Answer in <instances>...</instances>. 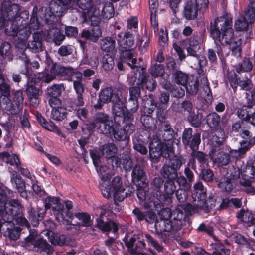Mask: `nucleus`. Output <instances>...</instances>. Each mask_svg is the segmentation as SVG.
Wrapping results in <instances>:
<instances>
[{
  "label": "nucleus",
  "mask_w": 255,
  "mask_h": 255,
  "mask_svg": "<svg viewBox=\"0 0 255 255\" xmlns=\"http://www.w3.org/2000/svg\"><path fill=\"white\" fill-rule=\"evenodd\" d=\"M100 150L103 155L107 159L115 158L117 152V148L113 143L104 145Z\"/></svg>",
  "instance_id": "31"
},
{
  "label": "nucleus",
  "mask_w": 255,
  "mask_h": 255,
  "mask_svg": "<svg viewBox=\"0 0 255 255\" xmlns=\"http://www.w3.org/2000/svg\"><path fill=\"white\" fill-rule=\"evenodd\" d=\"M158 3L157 0H149V8L151 12V19L155 18L157 10Z\"/></svg>",
  "instance_id": "61"
},
{
  "label": "nucleus",
  "mask_w": 255,
  "mask_h": 255,
  "mask_svg": "<svg viewBox=\"0 0 255 255\" xmlns=\"http://www.w3.org/2000/svg\"><path fill=\"white\" fill-rule=\"evenodd\" d=\"M38 7L33 8L32 17L29 25H27L25 20H21L18 16L19 7L17 4H11L9 0H4L1 7V17L0 18V29L6 28L5 32L9 36H17L19 41L16 44V47L21 50L27 48L26 40L31 33V29H37L39 26L37 13Z\"/></svg>",
  "instance_id": "1"
},
{
  "label": "nucleus",
  "mask_w": 255,
  "mask_h": 255,
  "mask_svg": "<svg viewBox=\"0 0 255 255\" xmlns=\"http://www.w3.org/2000/svg\"><path fill=\"white\" fill-rule=\"evenodd\" d=\"M0 158L4 162L9 163L11 165H15L17 168H19L20 164L18 157L15 154L10 155L8 153L3 152L0 153Z\"/></svg>",
  "instance_id": "33"
},
{
  "label": "nucleus",
  "mask_w": 255,
  "mask_h": 255,
  "mask_svg": "<svg viewBox=\"0 0 255 255\" xmlns=\"http://www.w3.org/2000/svg\"><path fill=\"white\" fill-rule=\"evenodd\" d=\"M114 65L113 58L109 54L105 55L102 59V66L103 68L109 71L112 69Z\"/></svg>",
  "instance_id": "47"
},
{
  "label": "nucleus",
  "mask_w": 255,
  "mask_h": 255,
  "mask_svg": "<svg viewBox=\"0 0 255 255\" xmlns=\"http://www.w3.org/2000/svg\"><path fill=\"white\" fill-rule=\"evenodd\" d=\"M96 167L101 178L100 188L103 196L107 198L113 197L115 202L123 201L128 194L125 192V189L122 186L121 178L119 176L115 177L110 184L111 175L109 174V169L105 166H101L99 164Z\"/></svg>",
  "instance_id": "4"
},
{
  "label": "nucleus",
  "mask_w": 255,
  "mask_h": 255,
  "mask_svg": "<svg viewBox=\"0 0 255 255\" xmlns=\"http://www.w3.org/2000/svg\"><path fill=\"white\" fill-rule=\"evenodd\" d=\"M255 106L252 103L244 105L238 111V117L243 120L247 121L255 126Z\"/></svg>",
  "instance_id": "19"
},
{
  "label": "nucleus",
  "mask_w": 255,
  "mask_h": 255,
  "mask_svg": "<svg viewBox=\"0 0 255 255\" xmlns=\"http://www.w3.org/2000/svg\"><path fill=\"white\" fill-rule=\"evenodd\" d=\"M206 119V123L210 128L215 130L221 129L225 124L224 122L221 121L219 115L215 112L209 114Z\"/></svg>",
  "instance_id": "25"
},
{
  "label": "nucleus",
  "mask_w": 255,
  "mask_h": 255,
  "mask_svg": "<svg viewBox=\"0 0 255 255\" xmlns=\"http://www.w3.org/2000/svg\"><path fill=\"white\" fill-rule=\"evenodd\" d=\"M13 192L3 185H0V205L3 207L12 200L7 201L8 197H12Z\"/></svg>",
  "instance_id": "32"
},
{
  "label": "nucleus",
  "mask_w": 255,
  "mask_h": 255,
  "mask_svg": "<svg viewBox=\"0 0 255 255\" xmlns=\"http://www.w3.org/2000/svg\"><path fill=\"white\" fill-rule=\"evenodd\" d=\"M163 133L162 137L167 143H161L158 141L152 142L149 144V154L153 160H157L160 156L168 158L173 153V149L171 145L170 141L173 138L174 131L168 124L166 123L162 124Z\"/></svg>",
  "instance_id": "6"
},
{
  "label": "nucleus",
  "mask_w": 255,
  "mask_h": 255,
  "mask_svg": "<svg viewBox=\"0 0 255 255\" xmlns=\"http://www.w3.org/2000/svg\"><path fill=\"white\" fill-rule=\"evenodd\" d=\"M117 41L119 46L126 49L123 53L122 61L127 63L132 69L136 67L143 71L144 67H141L139 63L135 65L137 62L136 57L133 55L131 50H128V49L132 47L134 44L132 35L129 32H120L118 35Z\"/></svg>",
  "instance_id": "7"
},
{
  "label": "nucleus",
  "mask_w": 255,
  "mask_h": 255,
  "mask_svg": "<svg viewBox=\"0 0 255 255\" xmlns=\"http://www.w3.org/2000/svg\"><path fill=\"white\" fill-rule=\"evenodd\" d=\"M91 21V24L93 25V28L91 32L88 30H84L82 32V37L85 38L87 39H89L93 42H96L98 38L102 35V31L98 25L100 21L96 22L93 21L90 19Z\"/></svg>",
  "instance_id": "21"
},
{
  "label": "nucleus",
  "mask_w": 255,
  "mask_h": 255,
  "mask_svg": "<svg viewBox=\"0 0 255 255\" xmlns=\"http://www.w3.org/2000/svg\"><path fill=\"white\" fill-rule=\"evenodd\" d=\"M121 93L120 90H113L111 88H106L103 89L99 95L100 100L103 103L111 102L113 104V111L118 116H120L124 113L125 107V98H120L119 94Z\"/></svg>",
  "instance_id": "10"
},
{
  "label": "nucleus",
  "mask_w": 255,
  "mask_h": 255,
  "mask_svg": "<svg viewBox=\"0 0 255 255\" xmlns=\"http://www.w3.org/2000/svg\"><path fill=\"white\" fill-rule=\"evenodd\" d=\"M186 189L187 190L188 187H186V188H184V189H182L181 188L180 189L177 190L176 192L177 198L180 202H183L186 200L187 198V195L185 191Z\"/></svg>",
  "instance_id": "62"
},
{
  "label": "nucleus",
  "mask_w": 255,
  "mask_h": 255,
  "mask_svg": "<svg viewBox=\"0 0 255 255\" xmlns=\"http://www.w3.org/2000/svg\"><path fill=\"white\" fill-rule=\"evenodd\" d=\"M166 109V107L165 106H162L160 107V105H159L157 108V116L159 120L160 121H162L166 118L167 112L165 110Z\"/></svg>",
  "instance_id": "59"
},
{
  "label": "nucleus",
  "mask_w": 255,
  "mask_h": 255,
  "mask_svg": "<svg viewBox=\"0 0 255 255\" xmlns=\"http://www.w3.org/2000/svg\"><path fill=\"white\" fill-rule=\"evenodd\" d=\"M149 72L151 75L154 77L162 76L164 73L163 66L159 64L154 65L151 66Z\"/></svg>",
  "instance_id": "49"
},
{
  "label": "nucleus",
  "mask_w": 255,
  "mask_h": 255,
  "mask_svg": "<svg viewBox=\"0 0 255 255\" xmlns=\"http://www.w3.org/2000/svg\"><path fill=\"white\" fill-rule=\"evenodd\" d=\"M90 156L95 166H98L101 162L99 152L96 150H93L90 151Z\"/></svg>",
  "instance_id": "60"
},
{
  "label": "nucleus",
  "mask_w": 255,
  "mask_h": 255,
  "mask_svg": "<svg viewBox=\"0 0 255 255\" xmlns=\"http://www.w3.org/2000/svg\"><path fill=\"white\" fill-rule=\"evenodd\" d=\"M238 178H240V184L247 188L246 192L253 193L254 189L251 185L252 182L255 180V168L253 166H247L241 175L238 174Z\"/></svg>",
  "instance_id": "15"
},
{
  "label": "nucleus",
  "mask_w": 255,
  "mask_h": 255,
  "mask_svg": "<svg viewBox=\"0 0 255 255\" xmlns=\"http://www.w3.org/2000/svg\"><path fill=\"white\" fill-rule=\"evenodd\" d=\"M132 178L137 186H146L147 181L145 173L140 166L136 165L132 171Z\"/></svg>",
  "instance_id": "23"
},
{
  "label": "nucleus",
  "mask_w": 255,
  "mask_h": 255,
  "mask_svg": "<svg viewBox=\"0 0 255 255\" xmlns=\"http://www.w3.org/2000/svg\"><path fill=\"white\" fill-rule=\"evenodd\" d=\"M11 46L9 43L4 42L0 47V52L1 55L4 57L6 58L10 55Z\"/></svg>",
  "instance_id": "55"
},
{
  "label": "nucleus",
  "mask_w": 255,
  "mask_h": 255,
  "mask_svg": "<svg viewBox=\"0 0 255 255\" xmlns=\"http://www.w3.org/2000/svg\"><path fill=\"white\" fill-rule=\"evenodd\" d=\"M218 141L213 142L212 148L209 153L211 160L213 162L218 163L220 165H227L230 160V157L235 158L240 157L243 155L249 149L250 145L246 141L240 142L241 148L237 150H231L229 153L224 152L222 150L223 145L222 142L225 135H221Z\"/></svg>",
  "instance_id": "5"
},
{
  "label": "nucleus",
  "mask_w": 255,
  "mask_h": 255,
  "mask_svg": "<svg viewBox=\"0 0 255 255\" xmlns=\"http://www.w3.org/2000/svg\"><path fill=\"white\" fill-rule=\"evenodd\" d=\"M192 193L195 200L196 201L197 199L198 200L197 206L200 208L203 209L206 203V190L204 188L202 182H198L194 185Z\"/></svg>",
  "instance_id": "18"
},
{
  "label": "nucleus",
  "mask_w": 255,
  "mask_h": 255,
  "mask_svg": "<svg viewBox=\"0 0 255 255\" xmlns=\"http://www.w3.org/2000/svg\"><path fill=\"white\" fill-rule=\"evenodd\" d=\"M0 205V230L5 236L13 240L19 237L20 230L18 227L14 228L11 223L16 215L20 214L22 208L18 200H12L3 207Z\"/></svg>",
  "instance_id": "3"
},
{
  "label": "nucleus",
  "mask_w": 255,
  "mask_h": 255,
  "mask_svg": "<svg viewBox=\"0 0 255 255\" xmlns=\"http://www.w3.org/2000/svg\"><path fill=\"white\" fill-rule=\"evenodd\" d=\"M230 176L222 178L220 179L218 186L222 190L227 192L231 191L233 189V183L234 179L230 178Z\"/></svg>",
  "instance_id": "37"
},
{
  "label": "nucleus",
  "mask_w": 255,
  "mask_h": 255,
  "mask_svg": "<svg viewBox=\"0 0 255 255\" xmlns=\"http://www.w3.org/2000/svg\"><path fill=\"white\" fill-rule=\"evenodd\" d=\"M96 1L92 2L91 0H64L61 5L64 7V11L68 8L76 9L77 7L83 10V22H85L88 19V12L90 7L96 3Z\"/></svg>",
  "instance_id": "13"
},
{
  "label": "nucleus",
  "mask_w": 255,
  "mask_h": 255,
  "mask_svg": "<svg viewBox=\"0 0 255 255\" xmlns=\"http://www.w3.org/2000/svg\"><path fill=\"white\" fill-rule=\"evenodd\" d=\"M105 214V211H102L101 212V216L99 218L97 219V226L99 229L103 231H108L111 230H113V232L115 233L118 231V227L115 223L112 221L108 222H104L102 219V216Z\"/></svg>",
  "instance_id": "27"
},
{
  "label": "nucleus",
  "mask_w": 255,
  "mask_h": 255,
  "mask_svg": "<svg viewBox=\"0 0 255 255\" xmlns=\"http://www.w3.org/2000/svg\"><path fill=\"white\" fill-rule=\"evenodd\" d=\"M66 115L67 110L64 106L52 109L51 113V118L57 121L63 120Z\"/></svg>",
  "instance_id": "34"
},
{
  "label": "nucleus",
  "mask_w": 255,
  "mask_h": 255,
  "mask_svg": "<svg viewBox=\"0 0 255 255\" xmlns=\"http://www.w3.org/2000/svg\"><path fill=\"white\" fill-rule=\"evenodd\" d=\"M145 238L147 241L151 244V245L154 247L158 251H162V247L161 246L157 241L154 240L151 236L148 234H145Z\"/></svg>",
  "instance_id": "56"
},
{
  "label": "nucleus",
  "mask_w": 255,
  "mask_h": 255,
  "mask_svg": "<svg viewBox=\"0 0 255 255\" xmlns=\"http://www.w3.org/2000/svg\"><path fill=\"white\" fill-rule=\"evenodd\" d=\"M114 15V8L111 3L105 0H96L88 12V19L98 22L101 17L109 19Z\"/></svg>",
  "instance_id": "9"
},
{
  "label": "nucleus",
  "mask_w": 255,
  "mask_h": 255,
  "mask_svg": "<svg viewBox=\"0 0 255 255\" xmlns=\"http://www.w3.org/2000/svg\"><path fill=\"white\" fill-rule=\"evenodd\" d=\"M252 63L248 59H245L241 65L240 71L248 72L252 69Z\"/></svg>",
  "instance_id": "64"
},
{
  "label": "nucleus",
  "mask_w": 255,
  "mask_h": 255,
  "mask_svg": "<svg viewBox=\"0 0 255 255\" xmlns=\"http://www.w3.org/2000/svg\"><path fill=\"white\" fill-rule=\"evenodd\" d=\"M197 8L192 2H187L184 8V14L187 19H193L197 15Z\"/></svg>",
  "instance_id": "30"
},
{
  "label": "nucleus",
  "mask_w": 255,
  "mask_h": 255,
  "mask_svg": "<svg viewBox=\"0 0 255 255\" xmlns=\"http://www.w3.org/2000/svg\"><path fill=\"white\" fill-rule=\"evenodd\" d=\"M202 178L205 181H212L213 177V173L210 169H203L201 172Z\"/></svg>",
  "instance_id": "63"
},
{
  "label": "nucleus",
  "mask_w": 255,
  "mask_h": 255,
  "mask_svg": "<svg viewBox=\"0 0 255 255\" xmlns=\"http://www.w3.org/2000/svg\"><path fill=\"white\" fill-rule=\"evenodd\" d=\"M130 98L129 101V105L131 103L133 105V107L130 108L129 110L131 113L135 112L138 107V101L137 98L139 96L140 89L139 87H133L129 89Z\"/></svg>",
  "instance_id": "28"
},
{
  "label": "nucleus",
  "mask_w": 255,
  "mask_h": 255,
  "mask_svg": "<svg viewBox=\"0 0 255 255\" xmlns=\"http://www.w3.org/2000/svg\"><path fill=\"white\" fill-rule=\"evenodd\" d=\"M10 95H3L0 96V105L1 108L7 111H10L12 107L13 103L9 99Z\"/></svg>",
  "instance_id": "44"
},
{
  "label": "nucleus",
  "mask_w": 255,
  "mask_h": 255,
  "mask_svg": "<svg viewBox=\"0 0 255 255\" xmlns=\"http://www.w3.org/2000/svg\"><path fill=\"white\" fill-rule=\"evenodd\" d=\"M112 122L108 120L107 115L100 113L97 114L95 118V123L91 124L87 127L90 130H93L95 127L100 129V131L104 134H111L113 130V128L110 125Z\"/></svg>",
  "instance_id": "14"
},
{
  "label": "nucleus",
  "mask_w": 255,
  "mask_h": 255,
  "mask_svg": "<svg viewBox=\"0 0 255 255\" xmlns=\"http://www.w3.org/2000/svg\"><path fill=\"white\" fill-rule=\"evenodd\" d=\"M75 216L81 221L82 225L83 226H90L92 224L90 215L86 213H77L75 214Z\"/></svg>",
  "instance_id": "42"
},
{
  "label": "nucleus",
  "mask_w": 255,
  "mask_h": 255,
  "mask_svg": "<svg viewBox=\"0 0 255 255\" xmlns=\"http://www.w3.org/2000/svg\"><path fill=\"white\" fill-rule=\"evenodd\" d=\"M175 213H171L169 209H165L160 211L159 216L160 220L156 221L154 227L159 232L170 231L172 228H180L182 224V214H177L178 219L175 217Z\"/></svg>",
  "instance_id": "8"
},
{
  "label": "nucleus",
  "mask_w": 255,
  "mask_h": 255,
  "mask_svg": "<svg viewBox=\"0 0 255 255\" xmlns=\"http://www.w3.org/2000/svg\"><path fill=\"white\" fill-rule=\"evenodd\" d=\"M13 102L17 106L18 108L22 106L23 102V98L21 91L18 90L14 93Z\"/></svg>",
  "instance_id": "54"
},
{
  "label": "nucleus",
  "mask_w": 255,
  "mask_h": 255,
  "mask_svg": "<svg viewBox=\"0 0 255 255\" xmlns=\"http://www.w3.org/2000/svg\"><path fill=\"white\" fill-rule=\"evenodd\" d=\"M200 40L197 37L192 38L183 41L182 46L184 45L187 47V51L189 55L197 57V51L200 49Z\"/></svg>",
  "instance_id": "22"
},
{
  "label": "nucleus",
  "mask_w": 255,
  "mask_h": 255,
  "mask_svg": "<svg viewBox=\"0 0 255 255\" xmlns=\"http://www.w3.org/2000/svg\"><path fill=\"white\" fill-rule=\"evenodd\" d=\"M182 142L185 146H189L193 150H196L200 143V134H192L191 128L185 129L182 135Z\"/></svg>",
  "instance_id": "17"
},
{
  "label": "nucleus",
  "mask_w": 255,
  "mask_h": 255,
  "mask_svg": "<svg viewBox=\"0 0 255 255\" xmlns=\"http://www.w3.org/2000/svg\"><path fill=\"white\" fill-rule=\"evenodd\" d=\"M64 0H51L48 7H43L40 13L41 18L46 22H53L56 16H60L64 12V7L62 6Z\"/></svg>",
  "instance_id": "11"
},
{
  "label": "nucleus",
  "mask_w": 255,
  "mask_h": 255,
  "mask_svg": "<svg viewBox=\"0 0 255 255\" xmlns=\"http://www.w3.org/2000/svg\"><path fill=\"white\" fill-rule=\"evenodd\" d=\"M231 203L236 207H239L241 205V201L239 199L237 198H232L231 200L227 199H224L221 206L225 207L229 206Z\"/></svg>",
  "instance_id": "58"
},
{
  "label": "nucleus",
  "mask_w": 255,
  "mask_h": 255,
  "mask_svg": "<svg viewBox=\"0 0 255 255\" xmlns=\"http://www.w3.org/2000/svg\"><path fill=\"white\" fill-rule=\"evenodd\" d=\"M26 240L28 242L31 243L34 246L41 248L42 246H46V241L41 240V239L38 238L37 233L35 231H31L30 235L27 237Z\"/></svg>",
  "instance_id": "38"
},
{
  "label": "nucleus",
  "mask_w": 255,
  "mask_h": 255,
  "mask_svg": "<svg viewBox=\"0 0 255 255\" xmlns=\"http://www.w3.org/2000/svg\"><path fill=\"white\" fill-rule=\"evenodd\" d=\"M165 192L168 195H172L176 190V186L173 180L167 181L164 185Z\"/></svg>",
  "instance_id": "53"
},
{
  "label": "nucleus",
  "mask_w": 255,
  "mask_h": 255,
  "mask_svg": "<svg viewBox=\"0 0 255 255\" xmlns=\"http://www.w3.org/2000/svg\"><path fill=\"white\" fill-rule=\"evenodd\" d=\"M172 168L168 164L165 165L162 169L161 174L164 178H168L169 180L175 179L177 177V172L174 170L172 171Z\"/></svg>",
  "instance_id": "41"
},
{
  "label": "nucleus",
  "mask_w": 255,
  "mask_h": 255,
  "mask_svg": "<svg viewBox=\"0 0 255 255\" xmlns=\"http://www.w3.org/2000/svg\"><path fill=\"white\" fill-rule=\"evenodd\" d=\"M101 49L106 52H112L115 47V42L111 38L107 37L102 39L100 42Z\"/></svg>",
  "instance_id": "39"
},
{
  "label": "nucleus",
  "mask_w": 255,
  "mask_h": 255,
  "mask_svg": "<svg viewBox=\"0 0 255 255\" xmlns=\"http://www.w3.org/2000/svg\"><path fill=\"white\" fill-rule=\"evenodd\" d=\"M33 40L30 42L27 47L33 52L37 53L42 50V35L40 33H35L33 36Z\"/></svg>",
  "instance_id": "29"
},
{
  "label": "nucleus",
  "mask_w": 255,
  "mask_h": 255,
  "mask_svg": "<svg viewBox=\"0 0 255 255\" xmlns=\"http://www.w3.org/2000/svg\"><path fill=\"white\" fill-rule=\"evenodd\" d=\"M232 18L228 14H224L215 19L211 24V35L216 44L229 45L232 54L238 57L241 56L240 40L234 37L232 27Z\"/></svg>",
  "instance_id": "2"
},
{
  "label": "nucleus",
  "mask_w": 255,
  "mask_h": 255,
  "mask_svg": "<svg viewBox=\"0 0 255 255\" xmlns=\"http://www.w3.org/2000/svg\"><path fill=\"white\" fill-rule=\"evenodd\" d=\"M192 155L197 160L198 162L203 165H207L208 160L206 157L205 155L202 152L196 151L195 150H193Z\"/></svg>",
  "instance_id": "52"
},
{
  "label": "nucleus",
  "mask_w": 255,
  "mask_h": 255,
  "mask_svg": "<svg viewBox=\"0 0 255 255\" xmlns=\"http://www.w3.org/2000/svg\"><path fill=\"white\" fill-rule=\"evenodd\" d=\"M10 95V86L5 83L4 75L0 72V96Z\"/></svg>",
  "instance_id": "45"
},
{
  "label": "nucleus",
  "mask_w": 255,
  "mask_h": 255,
  "mask_svg": "<svg viewBox=\"0 0 255 255\" xmlns=\"http://www.w3.org/2000/svg\"><path fill=\"white\" fill-rule=\"evenodd\" d=\"M80 73L71 67H65L59 65H54L51 69L50 73H40L38 78L46 83H49L55 78L56 74L66 76L70 80L76 77L75 74Z\"/></svg>",
  "instance_id": "12"
},
{
  "label": "nucleus",
  "mask_w": 255,
  "mask_h": 255,
  "mask_svg": "<svg viewBox=\"0 0 255 255\" xmlns=\"http://www.w3.org/2000/svg\"><path fill=\"white\" fill-rule=\"evenodd\" d=\"M11 182L13 187L21 193L22 196L26 195V193L24 191L25 188V183L17 172H12L11 176Z\"/></svg>",
  "instance_id": "26"
},
{
  "label": "nucleus",
  "mask_w": 255,
  "mask_h": 255,
  "mask_svg": "<svg viewBox=\"0 0 255 255\" xmlns=\"http://www.w3.org/2000/svg\"><path fill=\"white\" fill-rule=\"evenodd\" d=\"M42 91L35 86L29 85L26 89V94L29 101L33 106L38 105L39 97L42 95Z\"/></svg>",
  "instance_id": "24"
},
{
  "label": "nucleus",
  "mask_w": 255,
  "mask_h": 255,
  "mask_svg": "<svg viewBox=\"0 0 255 255\" xmlns=\"http://www.w3.org/2000/svg\"><path fill=\"white\" fill-rule=\"evenodd\" d=\"M182 164L181 160L177 156L172 157L170 159L168 162V165L172 168V169H171V170H172V171H174L175 170L177 171L179 169Z\"/></svg>",
  "instance_id": "51"
},
{
  "label": "nucleus",
  "mask_w": 255,
  "mask_h": 255,
  "mask_svg": "<svg viewBox=\"0 0 255 255\" xmlns=\"http://www.w3.org/2000/svg\"><path fill=\"white\" fill-rule=\"evenodd\" d=\"M76 77L73 78V87L77 94L76 105L81 106L84 105L83 93L84 92V85L82 83V74L81 73L75 74Z\"/></svg>",
  "instance_id": "20"
},
{
  "label": "nucleus",
  "mask_w": 255,
  "mask_h": 255,
  "mask_svg": "<svg viewBox=\"0 0 255 255\" xmlns=\"http://www.w3.org/2000/svg\"><path fill=\"white\" fill-rule=\"evenodd\" d=\"M49 241L54 245L64 246L69 244L68 238L63 235H51L49 237Z\"/></svg>",
  "instance_id": "35"
},
{
  "label": "nucleus",
  "mask_w": 255,
  "mask_h": 255,
  "mask_svg": "<svg viewBox=\"0 0 255 255\" xmlns=\"http://www.w3.org/2000/svg\"><path fill=\"white\" fill-rule=\"evenodd\" d=\"M64 90V87L62 85H55L47 89V94L51 97H57L59 96L62 90Z\"/></svg>",
  "instance_id": "43"
},
{
  "label": "nucleus",
  "mask_w": 255,
  "mask_h": 255,
  "mask_svg": "<svg viewBox=\"0 0 255 255\" xmlns=\"http://www.w3.org/2000/svg\"><path fill=\"white\" fill-rule=\"evenodd\" d=\"M138 189L137 192V195L138 199L141 201H145L146 202H148V200H150L148 196L146 195V193L145 190L143 189V188L146 186L141 187L138 186Z\"/></svg>",
  "instance_id": "57"
},
{
  "label": "nucleus",
  "mask_w": 255,
  "mask_h": 255,
  "mask_svg": "<svg viewBox=\"0 0 255 255\" xmlns=\"http://www.w3.org/2000/svg\"><path fill=\"white\" fill-rule=\"evenodd\" d=\"M139 81H140V84L145 83L147 89L149 91L153 90L156 87V83L154 80L149 77V76L144 75L143 73L139 75Z\"/></svg>",
  "instance_id": "40"
},
{
  "label": "nucleus",
  "mask_w": 255,
  "mask_h": 255,
  "mask_svg": "<svg viewBox=\"0 0 255 255\" xmlns=\"http://www.w3.org/2000/svg\"><path fill=\"white\" fill-rule=\"evenodd\" d=\"M132 129L126 130V129H117L116 130L113 128V130L111 132L113 133L114 138L118 140H127L129 137L128 134H130L132 132Z\"/></svg>",
  "instance_id": "36"
},
{
  "label": "nucleus",
  "mask_w": 255,
  "mask_h": 255,
  "mask_svg": "<svg viewBox=\"0 0 255 255\" xmlns=\"http://www.w3.org/2000/svg\"><path fill=\"white\" fill-rule=\"evenodd\" d=\"M125 244L128 249V251L132 255H136L138 253V251L136 249L134 248V243L136 241V237L134 235V237H131L128 238V236H127L125 239Z\"/></svg>",
  "instance_id": "46"
},
{
  "label": "nucleus",
  "mask_w": 255,
  "mask_h": 255,
  "mask_svg": "<svg viewBox=\"0 0 255 255\" xmlns=\"http://www.w3.org/2000/svg\"><path fill=\"white\" fill-rule=\"evenodd\" d=\"M213 246L215 249L213 252V255H230V250L224 248L223 245L214 244Z\"/></svg>",
  "instance_id": "48"
},
{
  "label": "nucleus",
  "mask_w": 255,
  "mask_h": 255,
  "mask_svg": "<svg viewBox=\"0 0 255 255\" xmlns=\"http://www.w3.org/2000/svg\"><path fill=\"white\" fill-rule=\"evenodd\" d=\"M54 212L57 220L62 222L63 224H71L73 218V215L69 211L66 212V216L64 215V206L60 201L59 198L57 197V202H55L51 208Z\"/></svg>",
  "instance_id": "16"
},
{
  "label": "nucleus",
  "mask_w": 255,
  "mask_h": 255,
  "mask_svg": "<svg viewBox=\"0 0 255 255\" xmlns=\"http://www.w3.org/2000/svg\"><path fill=\"white\" fill-rule=\"evenodd\" d=\"M174 77L175 80L178 84L181 85L184 87L186 85L188 80V76L187 75L179 71L175 74Z\"/></svg>",
  "instance_id": "50"
}]
</instances>
